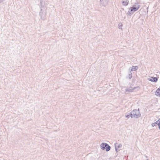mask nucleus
<instances>
[{"instance_id": "nucleus-2", "label": "nucleus", "mask_w": 160, "mask_h": 160, "mask_svg": "<svg viewBox=\"0 0 160 160\" xmlns=\"http://www.w3.org/2000/svg\"><path fill=\"white\" fill-rule=\"evenodd\" d=\"M156 124H158V126L159 127V128L160 129V118L156 122H155V123H153L152 124V125L153 126H154Z\"/></svg>"}, {"instance_id": "nucleus-3", "label": "nucleus", "mask_w": 160, "mask_h": 160, "mask_svg": "<svg viewBox=\"0 0 160 160\" xmlns=\"http://www.w3.org/2000/svg\"><path fill=\"white\" fill-rule=\"evenodd\" d=\"M149 80L152 82H156L158 80V78H157L151 77L150 78Z\"/></svg>"}, {"instance_id": "nucleus-5", "label": "nucleus", "mask_w": 160, "mask_h": 160, "mask_svg": "<svg viewBox=\"0 0 160 160\" xmlns=\"http://www.w3.org/2000/svg\"><path fill=\"white\" fill-rule=\"evenodd\" d=\"M139 7H138V8H135V7H132L131 8V11H135L139 9Z\"/></svg>"}, {"instance_id": "nucleus-6", "label": "nucleus", "mask_w": 160, "mask_h": 160, "mask_svg": "<svg viewBox=\"0 0 160 160\" xmlns=\"http://www.w3.org/2000/svg\"><path fill=\"white\" fill-rule=\"evenodd\" d=\"M128 1H125L123 2H122V4L123 5L127 6L128 5Z\"/></svg>"}, {"instance_id": "nucleus-1", "label": "nucleus", "mask_w": 160, "mask_h": 160, "mask_svg": "<svg viewBox=\"0 0 160 160\" xmlns=\"http://www.w3.org/2000/svg\"><path fill=\"white\" fill-rule=\"evenodd\" d=\"M101 148L102 149H105L107 151H109L110 149V147L105 143H102L101 144Z\"/></svg>"}, {"instance_id": "nucleus-4", "label": "nucleus", "mask_w": 160, "mask_h": 160, "mask_svg": "<svg viewBox=\"0 0 160 160\" xmlns=\"http://www.w3.org/2000/svg\"><path fill=\"white\" fill-rule=\"evenodd\" d=\"M155 93L156 96L160 97V90L159 89H157Z\"/></svg>"}, {"instance_id": "nucleus-7", "label": "nucleus", "mask_w": 160, "mask_h": 160, "mask_svg": "<svg viewBox=\"0 0 160 160\" xmlns=\"http://www.w3.org/2000/svg\"><path fill=\"white\" fill-rule=\"evenodd\" d=\"M138 67L137 66H133L132 67V70H137L138 69Z\"/></svg>"}, {"instance_id": "nucleus-8", "label": "nucleus", "mask_w": 160, "mask_h": 160, "mask_svg": "<svg viewBox=\"0 0 160 160\" xmlns=\"http://www.w3.org/2000/svg\"><path fill=\"white\" fill-rule=\"evenodd\" d=\"M158 89H159L160 90V87L159 88H158Z\"/></svg>"}]
</instances>
